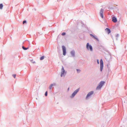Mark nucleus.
<instances>
[{
    "instance_id": "1",
    "label": "nucleus",
    "mask_w": 127,
    "mask_h": 127,
    "mask_svg": "<svg viewBox=\"0 0 127 127\" xmlns=\"http://www.w3.org/2000/svg\"><path fill=\"white\" fill-rule=\"evenodd\" d=\"M66 71L65 72L63 66L62 67V68L61 69V77L64 76L66 74Z\"/></svg>"
},
{
    "instance_id": "2",
    "label": "nucleus",
    "mask_w": 127,
    "mask_h": 127,
    "mask_svg": "<svg viewBox=\"0 0 127 127\" xmlns=\"http://www.w3.org/2000/svg\"><path fill=\"white\" fill-rule=\"evenodd\" d=\"M105 82L104 81L101 82L99 84V85L96 88L97 90H99L101 88L102 86L103 85Z\"/></svg>"
},
{
    "instance_id": "3",
    "label": "nucleus",
    "mask_w": 127,
    "mask_h": 127,
    "mask_svg": "<svg viewBox=\"0 0 127 127\" xmlns=\"http://www.w3.org/2000/svg\"><path fill=\"white\" fill-rule=\"evenodd\" d=\"M86 47L88 50H90L91 51H92L93 50L92 47L91 45H89V43H87Z\"/></svg>"
},
{
    "instance_id": "4",
    "label": "nucleus",
    "mask_w": 127,
    "mask_h": 127,
    "mask_svg": "<svg viewBox=\"0 0 127 127\" xmlns=\"http://www.w3.org/2000/svg\"><path fill=\"white\" fill-rule=\"evenodd\" d=\"M100 70L101 71H102V69L103 67V63L102 59H101L100 61Z\"/></svg>"
},
{
    "instance_id": "5",
    "label": "nucleus",
    "mask_w": 127,
    "mask_h": 127,
    "mask_svg": "<svg viewBox=\"0 0 127 127\" xmlns=\"http://www.w3.org/2000/svg\"><path fill=\"white\" fill-rule=\"evenodd\" d=\"M62 48L63 51V55L65 56L66 54V48L64 46H62Z\"/></svg>"
},
{
    "instance_id": "6",
    "label": "nucleus",
    "mask_w": 127,
    "mask_h": 127,
    "mask_svg": "<svg viewBox=\"0 0 127 127\" xmlns=\"http://www.w3.org/2000/svg\"><path fill=\"white\" fill-rule=\"evenodd\" d=\"M94 93V92L93 91H91L90 92H89L88 94H87L86 97V99H87L88 97L89 96H90L92 95Z\"/></svg>"
},
{
    "instance_id": "7",
    "label": "nucleus",
    "mask_w": 127,
    "mask_h": 127,
    "mask_svg": "<svg viewBox=\"0 0 127 127\" xmlns=\"http://www.w3.org/2000/svg\"><path fill=\"white\" fill-rule=\"evenodd\" d=\"M103 10L102 9H101L100 11V15L101 16V17L102 18H103Z\"/></svg>"
},
{
    "instance_id": "8",
    "label": "nucleus",
    "mask_w": 127,
    "mask_h": 127,
    "mask_svg": "<svg viewBox=\"0 0 127 127\" xmlns=\"http://www.w3.org/2000/svg\"><path fill=\"white\" fill-rule=\"evenodd\" d=\"M79 91V89H78L76 90L72 94V96H74Z\"/></svg>"
},
{
    "instance_id": "9",
    "label": "nucleus",
    "mask_w": 127,
    "mask_h": 127,
    "mask_svg": "<svg viewBox=\"0 0 127 127\" xmlns=\"http://www.w3.org/2000/svg\"><path fill=\"white\" fill-rule=\"evenodd\" d=\"M112 21L116 23L117 22V20L116 18L115 17H112Z\"/></svg>"
},
{
    "instance_id": "10",
    "label": "nucleus",
    "mask_w": 127,
    "mask_h": 127,
    "mask_svg": "<svg viewBox=\"0 0 127 127\" xmlns=\"http://www.w3.org/2000/svg\"><path fill=\"white\" fill-rule=\"evenodd\" d=\"M106 30L107 32H108V34L110 33L111 32L110 30V29L108 28H106Z\"/></svg>"
},
{
    "instance_id": "11",
    "label": "nucleus",
    "mask_w": 127,
    "mask_h": 127,
    "mask_svg": "<svg viewBox=\"0 0 127 127\" xmlns=\"http://www.w3.org/2000/svg\"><path fill=\"white\" fill-rule=\"evenodd\" d=\"M90 35L95 39H96L97 40H98V39L97 37L95 36H94V35L92 34H90Z\"/></svg>"
},
{
    "instance_id": "12",
    "label": "nucleus",
    "mask_w": 127,
    "mask_h": 127,
    "mask_svg": "<svg viewBox=\"0 0 127 127\" xmlns=\"http://www.w3.org/2000/svg\"><path fill=\"white\" fill-rule=\"evenodd\" d=\"M71 53L72 55L73 56H74L75 55V52L74 51H71Z\"/></svg>"
},
{
    "instance_id": "13",
    "label": "nucleus",
    "mask_w": 127,
    "mask_h": 127,
    "mask_svg": "<svg viewBox=\"0 0 127 127\" xmlns=\"http://www.w3.org/2000/svg\"><path fill=\"white\" fill-rule=\"evenodd\" d=\"M3 7V5L2 4H0V9H2Z\"/></svg>"
},
{
    "instance_id": "14",
    "label": "nucleus",
    "mask_w": 127,
    "mask_h": 127,
    "mask_svg": "<svg viewBox=\"0 0 127 127\" xmlns=\"http://www.w3.org/2000/svg\"><path fill=\"white\" fill-rule=\"evenodd\" d=\"M53 86V84H51L49 87V88L50 90H51L52 86Z\"/></svg>"
},
{
    "instance_id": "15",
    "label": "nucleus",
    "mask_w": 127,
    "mask_h": 127,
    "mask_svg": "<svg viewBox=\"0 0 127 127\" xmlns=\"http://www.w3.org/2000/svg\"><path fill=\"white\" fill-rule=\"evenodd\" d=\"M22 48L24 50H26L27 49H28V48H26L25 47L23 46H22Z\"/></svg>"
},
{
    "instance_id": "16",
    "label": "nucleus",
    "mask_w": 127,
    "mask_h": 127,
    "mask_svg": "<svg viewBox=\"0 0 127 127\" xmlns=\"http://www.w3.org/2000/svg\"><path fill=\"white\" fill-rule=\"evenodd\" d=\"M44 56H42V57H41L40 58V60H42L43 59H44Z\"/></svg>"
},
{
    "instance_id": "17",
    "label": "nucleus",
    "mask_w": 127,
    "mask_h": 127,
    "mask_svg": "<svg viewBox=\"0 0 127 127\" xmlns=\"http://www.w3.org/2000/svg\"><path fill=\"white\" fill-rule=\"evenodd\" d=\"M65 32H63V33H62V35H65Z\"/></svg>"
},
{
    "instance_id": "18",
    "label": "nucleus",
    "mask_w": 127,
    "mask_h": 127,
    "mask_svg": "<svg viewBox=\"0 0 127 127\" xmlns=\"http://www.w3.org/2000/svg\"><path fill=\"white\" fill-rule=\"evenodd\" d=\"M45 95L46 96H47V91L46 92H45Z\"/></svg>"
},
{
    "instance_id": "19",
    "label": "nucleus",
    "mask_w": 127,
    "mask_h": 127,
    "mask_svg": "<svg viewBox=\"0 0 127 127\" xmlns=\"http://www.w3.org/2000/svg\"><path fill=\"white\" fill-rule=\"evenodd\" d=\"M13 76L15 78L16 77V75L15 74H14L13 75Z\"/></svg>"
},
{
    "instance_id": "20",
    "label": "nucleus",
    "mask_w": 127,
    "mask_h": 127,
    "mask_svg": "<svg viewBox=\"0 0 127 127\" xmlns=\"http://www.w3.org/2000/svg\"><path fill=\"white\" fill-rule=\"evenodd\" d=\"M77 70L78 72H79L80 71V70L79 69H77Z\"/></svg>"
},
{
    "instance_id": "21",
    "label": "nucleus",
    "mask_w": 127,
    "mask_h": 127,
    "mask_svg": "<svg viewBox=\"0 0 127 127\" xmlns=\"http://www.w3.org/2000/svg\"><path fill=\"white\" fill-rule=\"evenodd\" d=\"M26 21H24L23 22V24H24L25 23H26Z\"/></svg>"
},
{
    "instance_id": "22",
    "label": "nucleus",
    "mask_w": 127,
    "mask_h": 127,
    "mask_svg": "<svg viewBox=\"0 0 127 127\" xmlns=\"http://www.w3.org/2000/svg\"><path fill=\"white\" fill-rule=\"evenodd\" d=\"M97 62L98 64H99V60H97Z\"/></svg>"
},
{
    "instance_id": "23",
    "label": "nucleus",
    "mask_w": 127,
    "mask_h": 127,
    "mask_svg": "<svg viewBox=\"0 0 127 127\" xmlns=\"http://www.w3.org/2000/svg\"><path fill=\"white\" fill-rule=\"evenodd\" d=\"M69 88H68V90H69Z\"/></svg>"
}]
</instances>
